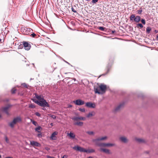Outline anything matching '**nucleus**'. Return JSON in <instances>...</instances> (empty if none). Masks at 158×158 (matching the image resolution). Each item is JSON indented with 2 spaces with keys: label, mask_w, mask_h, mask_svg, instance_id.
<instances>
[{
  "label": "nucleus",
  "mask_w": 158,
  "mask_h": 158,
  "mask_svg": "<svg viewBox=\"0 0 158 158\" xmlns=\"http://www.w3.org/2000/svg\"><path fill=\"white\" fill-rule=\"evenodd\" d=\"M85 106L89 108H94L95 107V105L91 102H87L86 103Z\"/></svg>",
  "instance_id": "11"
},
{
  "label": "nucleus",
  "mask_w": 158,
  "mask_h": 158,
  "mask_svg": "<svg viewBox=\"0 0 158 158\" xmlns=\"http://www.w3.org/2000/svg\"><path fill=\"white\" fill-rule=\"evenodd\" d=\"M134 20H144L143 19H140V17L139 16H137L134 19Z\"/></svg>",
  "instance_id": "36"
},
{
  "label": "nucleus",
  "mask_w": 158,
  "mask_h": 158,
  "mask_svg": "<svg viewBox=\"0 0 158 158\" xmlns=\"http://www.w3.org/2000/svg\"><path fill=\"white\" fill-rule=\"evenodd\" d=\"M98 28L102 31H104L105 28L102 27H98Z\"/></svg>",
  "instance_id": "39"
},
{
  "label": "nucleus",
  "mask_w": 158,
  "mask_h": 158,
  "mask_svg": "<svg viewBox=\"0 0 158 158\" xmlns=\"http://www.w3.org/2000/svg\"><path fill=\"white\" fill-rule=\"evenodd\" d=\"M151 30V28L150 27H148L146 29V32L148 33H149Z\"/></svg>",
  "instance_id": "29"
},
{
  "label": "nucleus",
  "mask_w": 158,
  "mask_h": 158,
  "mask_svg": "<svg viewBox=\"0 0 158 158\" xmlns=\"http://www.w3.org/2000/svg\"><path fill=\"white\" fill-rule=\"evenodd\" d=\"M135 15L134 14H132V15L131 17H130V20H132V19H134L135 18Z\"/></svg>",
  "instance_id": "38"
},
{
  "label": "nucleus",
  "mask_w": 158,
  "mask_h": 158,
  "mask_svg": "<svg viewBox=\"0 0 158 158\" xmlns=\"http://www.w3.org/2000/svg\"><path fill=\"white\" fill-rule=\"evenodd\" d=\"M23 45H19V49L22 48L23 47Z\"/></svg>",
  "instance_id": "51"
},
{
  "label": "nucleus",
  "mask_w": 158,
  "mask_h": 158,
  "mask_svg": "<svg viewBox=\"0 0 158 158\" xmlns=\"http://www.w3.org/2000/svg\"><path fill=\"white\" fill-rule=\"evenodd\" d=\"M114 143H102V147H110L114 146L115 145Z\"/></svg>",
  "instance_id": "9"
},
{
  "label": "nucleus",
  "mask_w": 158,
  "mask_h": 158,
  "mask_svg": "<svg viewBox=\"0 0 158 158\" xmlns=\"http://www.w3.org/2000/svg\"><path fill=\"white\" fill-rule=\"evenodd\" d=\"M94 115L95 113L94 112H90L87 115L86 117L87 118H89L90 117Z\"/></svg>",
  "instance_id": "21"
},
{
  "label": "nucleus",
  "mask_w": 158,
  "mask_h": 158,
  "mask_svg": "<svg viewBox=\"0 0 158 158\" xmlns=\"http://www.w3.org/2000/svg\"><path fill=\"white\" fill-rule=\"evenodd\" d=\"M155 31L156 32H157V31L156 30H155Z\"/></svg>",
  "instance_id": "63"
},
{
  "label": "nucleus",
  "mask_w": 158,
  "mask_h": 158,
  "mask_svg": "<svg viewBox=\"0 0 158 158\" xmlns=\"http://www.w3.org/2000/svg\"><path fill=\"white\" fill-rule=\"evenodd\" d=\"M69 107H72V105H69Z\"/></svg>",
  "instance_id": "58"
},
{
  "label": "nucleus",
  "mask_w": 158,
  "mask_h": 158,
  "mask_svg": "<svg viewBox=\"0 0 158 158\" xmlns=\"http://www.w3.org/2000/svg\"><path fill=\"white\" fill-rule=\"evenodd\" d=\"M75 8H76V6H74V7H72L71 8V10L73 12L76 13L77 11L76 10V9Z\"/></svg>",
  "instance_id": "31"
},
{
  "label": "nucleus",
  "mask_w": 158,
  "mask_h": 158,
  "mask_svg": "<svg viewBox=\"0 0 158 158\" xmlns=\"http://www.w3.org/2000/svg\"><path fill=\"white\" fill-rule=\"evenodd\" d=\"M35 98L39 101H40L44 98H42L41 95H39L37 94H35Z\"/></svg>",
  "instance_id": "20"
},
{
  "label": "nucleus",
  "mask_w": 158,
  "mask_h": 158,
  "mask_svg": "<svg viewBox=\"0 0 158 158\" xmlns=\"http://www.w3.org/2000/svg\"><path fill=\"white\" fill-rule=\"evenodd\" d=\"M107 138V137L106 136H104V137H102L101 138H98V140H99L100 141V140H105Z\"/></svg>",
  "instance_id": "30"
},
{
  "label": "nucleus",
  "mask_w": 158,
  "mask_h": 158,
  "mask_svg": "<svg viewBox=\"0 0 158 158\" xmlns=\"http://www.w3.org/2000/svg\"><path fill=\"white\" fill-rule=\"evenodd\" d=\"M29 107L31 108H34L35 107V106L34 104H31L29 106Z\"/></svg>",
  "instance_id": "33"
},
{
  "label": "nucleus",
  "mask_w": 158,
  "mask_h": 158,
  "mask_svg": "<svg viewBox=\"0 0 158 158\" xmlns=\"http://www.w3.org/2000/svg\"><path fill=\"white\" fill-rule=\"evenodd\" d=\"M115 32V31H112V34H114V33Z\"/></svg>",
  "instance_id": "54"
},
{
  "label": "nucleus",
  "mask_w": 158,
  "mask_h": 158,
  "mask_svg": "<svg viewBox=\"0 0 158 158\" xmlns=\"http://www.w3.org/2000/svg\"><path fill=\"white\" fill-rule=\"evenodd\" d=\"M41 129H42L41 127L40 126H39L35 129V130L38 132H40V131H39V130H41Z\"/></svg>",
  "instance_id": "25"
},
{
  "label": "nucleus",
  "mask_w": 158,
  "mask_h": 158,
  "mask_svg": "<svg viewBox=\"0 0 158 158\" xmlns=\"http://www.w3.org/2000/svg\"><path fill=\"white\" fill-rule=\"evenodd\" d=\"M30 144L33 146L39 147L40 145L39 143L34 141H30Z\"/></svg>",
  "instance_id": "17"
},
{
  "label": "nucleus",
  "mask_w": 158,
  "mask_h": 158,
  "mask_svg": "<svg viewBox=\"0 0 158 158\" xmlns=\"http://www.w3.org/2000/svg\"><path fill=\"white\" fill-rule=\"evenodd\" d=\"M47 22H45L46 23V24H47V25H49V24L50 23V22L49 21V20H47Z\"/></svg>",
  "instance_id": "50"
},
{
  "label": "nucleus",
  "mask_w": 158,
  "mask_h": 158,
  "mask_svg": "<svg viewBox=\"0 0 158 158\" xmlns=\"http://www.w3.org/2000/svg\"><path fill=\"white\" fill-rule=\"evenodd\" d=\"M4 41V40H2L1 39V38H0V42H2V41Z\"/></svg>",
  "instance_id": "55"
},
{
  "label": "nucleus",
  "mask_w": 158,
  "mask_h": 158,
  "mask_svg": "<svg viewBox=\"0 0 158 158\" xmlns=\"http://www.w3.org/2000/svg\"><path fill=\"white\" fill-rule=\"evenodd\" d=\"M21 30L22 32L25 35H28L29 34L31 33L33 31L31 29L25 27H22Z\"/></svg>",
  "instance_id": "3"
},
{
  "label": "nucleus",
  "mask_w": 158,
  "mask_h": 158,
  "mask_svg": "<svg viewBox=\"0 0 158 158\" xmlns=\"http://www.w3.org/2000/svg\"><path fill=\"white\" fill-rule=\"evenodd\" d=\"M51 125L52 126H53V123H51Z\"/></svg>",
  "instance_id": "61"
},
{
  "label": "nucleus",
  "mask_w": 158,
  "mask_h": 158,
  "mask_svg": "<svg viewBox=\"0 0 158 158\" xmlns=\"http://www.w3.org/2000/svg\"><path fill=\"white\" fill-rule=\"evenodd\" d=\"M69 135L72 138L74 139L75 137V135L72 132H70L69 134Z\"/></svg>",
  "instance_id": "23"
},
{
  "label": "nucleus",
  "mask_w": 158,
  "mask_h": 158,
  "mask_svg": "<svg viewBox=\"0 0 158 158\" xmlns=\"http://www.w3.org/2000/svg\"><path fill=\"white\" fill-rule=\"evenodd\" d=\"M83 123L82 122H77L74 123L75 125H77L78 126H82L83 125Z\"/></svg>",
  "instance_id": "19"
},
{
  "label": "nucleus",
  "mask_w": 158,
  "mask_h": 158,
  "mask_svg": "<svg viewBox=\"0 0 158 158\" xmlns=\"http://www.w3.org/2000/svg\"><path fill=\"white\" fill-rule=\"evenodd\" d=\"M68 23L69 24L70 23L73 26H74L75 25V22L73 20H69L68 21Z\"/></svg>",
  "instance_id": "24"
},
{
  "label": "nucleus",
  "mask_w": 158,
  "mask_h": 158,
  "mask_svg": "<svg viewBox=\"0 0 158 158\" xmlns=\"http://www.w3.org/2000/svg\"><path fill=\"white\" fill-rule=\"evenodd\" d=\"M94 91L96 93H98V94H100L101 92H100L99 89L97 88H94Z\"/></svg>",
  "instance_id": "27"
},
{
  "label": "nucleus",
  "mask_w": 158,
  "mask_h": 158,
  "mask_svg": "<svg viewBox=\"0 0 158 158\" xmlns=\"http://www.w3.org/2000/svg\"><path fill=\"white\" fill-rule=\"evenodd\" d=\"M10 105H8L6 106L2 107V110L7 115H9V113L8 111V110L10 107Z\"/></svg>",
  "instance_id": "8"
},
{
  "label": "nucleus",
  "mask_w": 158,
  "mask_h": 158,
  "mask_svg": "<svg viewBox=\"0 0 158 158\" xmlns=\"http://www.w3.org/2000/svg\"><path fill=\"white\" fill-rule=\"evenodd\" d=\"M143 25L141 23H138L137 24V27L138 28H139V27H140L141 28H142L143 27Z\"/></svg>",
  "instance_id": "35"
},
{
  "label": "nucleus",
  "mask_w": 158,
  "mask_h": 158,
  "mask_svg": "<svg viewBox=\"0 0 158 158\" xmlns=\"http://www.w3.org/2000/svg\"><path fill=\"white\" fill-rule=\"evenodd\" d=\"M31 122H32L33 124L35 126H37V123L36 122L32 120L31 119Z\"/></svg>",
  "instance_id": "32"
},
{
  "label": "nucleus",
  "mask_w": 158,
  "mask_h": 158,
  "mask_svg": "<svg viewBox=\"0 0 158 158\" xmlns=\"http://www.w3.org/2000/svg\"><path fill=\"white\" fill-rule=\"evenodd\" d=\"M42 21H43V22L44 23V21H45V20H42Z\"/></svg>",
  "instance_id": "64"
},
{
  "label": "nucleus",
  "mask_w": 158,
  "mask_h": 158,
  "mask_svg": "<svg viewBox=\"0 0 158 158\" xmlns=\"http://www.w3.org/2000/svg\"><path fill=\"white\" fill-rule=\"evenodd\" d=\"M5 139L6 143L9 144V145L11 144V143L10 142L9 139H8V138L6 136H5Z\"/></svg>",
  "instance_id": "22"
},
{
  "label": "nucleus",
  "mask_w": 158,
  "mask_h": 158,
  "mask_svg": "<svg viewBox=\"0 0 158 158\" xmlns=\"http://www.w3.org/2000/svg\"><path fill=\"white\" fill-rule=\"evenodd\" d=\"M45 149H46L47 151H48L50 149V148H48V147L45 148Z\"/></svg>",
  "instance_id": "53"
},
{
  "label": "nucleus",
  "mask_w": 158,
  "mask_h": 158,
  "mask_svg": "<svg viewBox=\"0 0 158 158\" xmlns=\"http://www.w3.org/2000/svg\"><path fill=\"white\" fill-rule=\"evenodd\" d=\"M40 133L39 134H38V135H37V137L39 138H41L42 137V135H41V132H39Z\"/></svg>",
  "instance_id": "44"
},
{
  "label": "nucleus",
  "mask_w": 158,
  "mask_h": 158,
  "mask_svg": "<svg viewBox=\"0 0 158 158\" xmlns=\"http://www.w3.org/2000/svg\"><path fill=\"white\" fill-rule=\"evenodd\" d=\"M62 158H67V156L64 155L62 157Z\"/></svg>",
  "instance_id": "52"
},
{
  "label": "nucleus",
  "mask_w": 158,
  "mask_h": 158,
  "mask_svg": "<svg viewBox=\"0 0 158 158\" xmlns=\"http://www.w3.org/2000/svg\"><path fill=\"white\" fill-rule=\"evenodd\" d=\"M135 21L137 22H139V21H140V20H134ZM141 22L143 24H145V20H141Z\"/></svg>",
  "instance_id": "41"
},
{
  "label": "nucleus",
  "mask_w": 158,
  "mask_h": 158,
  "mask_svg": "<svg viewBox=\"0 0 158 158\" xmlns=\"http://www.w3.org/2000/svg\"><path fill=\"white\" fill-rule=\"evenodd\" d=\"M119 139L122 142L124 143H127L128 140V139L124 136H121L119 138Z\"/></svg>",
  "instance_id": "16"
},
{
  "label": "nucleus",
  "mask_w": 158,
  "mask_h": 158,
  "mask_svg": "<svg viewBox=\"0 0 158 158\" xmlns=\"http://www.w3.org/2000/svg\"><path fill=\"white\" fill-rule=\"evenodd\" d=\"M16 89L14 88L13 89L11 90V92L12 94H14L15 93Z\"/></svg>",
  "instance_id": "46"
},
{
  "label": "nucleus",
  "mask_w": 158,
  "mask_h": 158,
  "mask_svg": "<svg viewBox=\"0 0 158 158\" xmlns=\"http://www.w3.org/2000/svg\"><path fill=\"white\" fill-rule=\"evenodd\" d=\"M100 151L106 154H111L110 150L107 149L101 148H100Z\"/></svg>",
  "instance_id": "15"
},
{
  "label": "nucleus",
  "mask_w": 158,
  "mask_h": 158,
  "mask_svg": "<svg viewBox=\"0 0 158 158\" xmlns=\"http://www.w3.org/2000/svg\"><path fill=\"white\" fill-rule=\"evenodd\" d=\"M39 105L43 107H50L49 105L44 98L40 101Z\"/></svg>",
  "instance_id": "4"
},
{
  "label": "nucleus",
  "mask_w": 158,
  "mask_h": 158,
  "mask_svg": "<svg viewBox=\"0 0 158 158\" xmlns=\"http://www.w3.org/2000/svg\"><path fill=\"white\" fill-rule=\"evenodd\" d=\"M32 100L35 103H36L37 104H38L39 105V104L40 101L37 100H36V99H32Z\"/></svg>",
  "instance_id": "26"
},
{
  "label": "nucleus",
  "mask_w": 158,
  "mask_h": 158,
  "mask_svg": "<svg viewBox=\"0 0 158 158\" xmlns=\"http://www.w3.org/2000/svg\"><path fill=\"white\" fill-rule=\"evenodd\" d=\"M72 119L74 121H78L79 120H82L83 121H85L86 119V118L85 117H78L76 116L73 117Z\"/></svg>",
  "instance_id": "7"
},
{
  "label": "nucleus",
  "mask_w": 158,
  "mask_h": 158,
  "mask_svg": "<svg viewBox=\"0 0 158 158\" xmlns=\"http://www.w3.org/2000/svg\"><path fill=\"white\" fill-rule=\"evenodd\" d=\"M57 134L58 132L56 131L53 132L51 136L50 137V139L52 140H56V135H57Z\"/></svg>",
  "instance_id": "13"
},
{
  "label": "nucleus",
  "mask_w": 158,
  "mask_h": 158,
  "mask_svg": "<svg viewBox=\"0 0 158 158\" xmlns=\"http://www.w3.org/2000/svg\"><path fill=\"white\" fill-rule=\"evenodd\" d=\"M65 62H66V63H67L68 64H69L70 65V64L69 63H68V62H67V61H65Z\"/></svg>",
  "instance_id": "56"
},
{
  "label": "nucleus",
  "mask_w": 158,
  "mask_h": 158,
  "mask_svg": "<svg viewBox=\"0 0 158 158\" xmlns=\"http://www.w3.org/2000/svg\"><path fill=\"white\" fill-rule=\"evenodd\" d=\"M22 118L20 116H17L10 123V126L13 128L14 127V125L16 124L17 123H20L22 121Z\"/></svg>",
  "instance_id": "2"
},
{
  "label": "nucleus",
  "mask_w": 158,
  "mask_h": 158,
  "mask_svg": "<svg viewBox=\"0 0 158 158\" xmlns=\"http://www.w3.org/2000/svg\"><path fill=\"white\" fill-rule=\"evenodd\" d=\"M73 103L76 105L78 106L84 104L85 102L81 99H78L73 101Z\"/></svg>",
  "instance_id": "6"
},
{
  "label": "nucleus",
  "mask_w": 158,
  "mask_h": 158,
  "mask_svg": "<svg viewBox=\"0 0 158 158\" xmlns=\"http://www.w3.org/2000/svg\"><path fill=\"white\" fill-rule=\"evenodd\" d=\"M73 80H74V81H75L76 80V79H75V78H73Z\"/></svg>",
  "instance_id": "62"
},
{
  "label": "nucleus",
  "mask_w": 158,
  "mask_h": 158,
  "mask_svg": "<svg viewBox=\"0 0 158 158\" xmlns=\"http://www.w3.org/2000/svg\"><path fill=\"white\" fill-rule=\"evenodd\" d=\"M50 117L51 118H53V119L56 118V117L55 115H53V114H50Z\"/></svg>",
  "instance_id": "45"
},
{
  "label": "nucleus",
  "mask_w": 158,
  "mask_h": 158,
  "mask_svg": "<svg viewBox=\"0 0 158 158\" xmlns=\"http://www.w3.org/2000/svg\"><path fill=\"white\" fill-rule=\"evenodd\" d=\"M35 114L38 117H40L41 115V114L38 112H35Z\"/></svg>",
  "instance_id": "42"
},
{
  "label": "nucleus",
  "mask_w": 158,
  "mask_h": 158,
  "mask_svg": "<svg viewBox=\"0 0 158 158\" xmlns=\"http://www.w3.org/2000/svg\"><path fill=\"white\" fill-rule=\"evenodd\" d=\"M124 103H122L120 104L116 108L114 109L115 111L117 112L118 111L122 108L124 106Z\"/></svg>",
  "instance_id": "12"
},
{
  "label": "nucleus",
  "mask_w": 158,
  "mask_h": 158,
  "mask_svg": "<svg viewBox=\"0 0 158 158\" xmlns=\"http://www.w3.org/2000/svg\"><path fill=\"white\" fill-rule=\"evenodd\" d=\"M79 111H81V112H85V109L84 108H80L78 109Z\"/></svg>",
  "instance_id": "40"
},
{
  "label": "nucleus",
  "mask_w": 158,
  "mask_h": 158,
  "mask_svg": "<svg viewBox=\"0 0 158 158\" xmlns=\"http://www.w3.org/2000/svg\"><path fill=\"white\" fill-rule=\"evenodd\" d=\"M135 140L138 143H146V141L144 139L135 138Z\"/></svg>",
  "instance_id": "10"
},
{
  "label": "nucleus",
  "mask_w": 158,
  "mask_h": 158,
  "mask_svg": "<svg viewBox=\"0 0 158 158\" xmlns=\"http://www.w3.org/2000/svg\"><path fill=\"white\" fill-rule=\"evenodd\" d=\"M98 138L94 139L93 140V141L95 143L96 145L100 147H102V143L99 142V141L100 140H98Z\"/></svg>",
  "instance_id": "14"
},
{
  "label": "nucleus",
  "mask_w": 158,
  "mask_h": 158,
  "mask_svg": "<svg viewBox=\"0 0 158 158\" xmlns=\"http://www.w3.org/2000/svg\"><path fill=\"white\" fill-rule=\"evenodd\" d=\"M99 87L102 91L104 92L105 91L106 89V85L102 84L99 86Z\"/></svg>",
  "instance_id": "18"
},
{
  "label": "nucleus",
  "mask_w": 158,
  "mask_h": 158,
  "mask_svg": "<svg viewBox=\"0 0 158 158\" xmlns=\"http://www.w3.org/2000/svg\"><path fill=\"white\" fill-rule=\"evenodd\" d=\"M86 133L90 135H93L94 134V132L92 131H87Z\"/></svg>",
  "instance_id": "28"
},
{
  "label": "nucleus",
  "mask_w": 158,
  "mask_h": 158,
  "mask_svg": "<svg viewBox=\"0 0 158 158\" xmlns=\"http://www.w3.org/2000/svg\"><path fill=\"white\" fill-rule=\"evenodd\" d=\"M21 85L23 86V87H25L27 88H28V86L25 83H23Z\"/></svg>",
  "instance_id": "34"
},
{
  "label": "nucleus",
  "mask_w": 158,
  "mask_h": 158,
  "mask_svg": "<svg viewBox=\"0 0 158 158\" xmlns=\"http://www.w3.org/2000/svg\"><path fill=\"white\" fill-rule=\"evenodd\" d=\"M42 110H45V108H44V107L43 108H42Z\"/></svg>",
  "instance_id": "57"
},
{
  "label": "nucleus",
  "mask_w": 158,
  "mask_h": 158,
  "mask_svg": "<svg viewBox=\"0 0 158 158\" xmlns=\"http://www.w3.org/2000/svg\"><path fill=\"white\" fill-rule=\"evenodd\" d=\"M48 157L49 158H55L54 157H51V156H49Z\"/></svg>",
  "instance_id": "59"
},
{
  "label": "nucleus",
  "mask_w": 158,
  "mask_h": 158,
  "mask_svg": "<svg viewBox=\"0 0 158 158\" xmlns=\"http://www.w3.org/2000/svg\"><path fill=\"white\" fill-rule=\"evenodd\" d=\"M74 150L79 151L81 152H85L86 153H93L95 152V150L93 149L87 150L84 148L79 146H75L73 148Z\"/></svg>",
  "instance_id": "1"
},
{
  "label": "nucleus",
  "mask_w": 158,
  "mask_h": 158,
  "mask_svg": "<svg viewBox=\"0 0 158 158\" xmlns=\"http://www.w3.org/2000/svg\"><path fill=\"white\" fill-rule=\"evenodd\" d=\"M110 68L109 67H107V72L106 74H104V75L106 74L107 73H108V72H109V71L110 70Z\"/></svg>",
  "instance_id": "49"
},
{
  "label": "nucleus",
  "mask_w": 158,
  "mask_h": 158,
  "mask_svg": "<svg viewBox=\"0 0 158 158\" xmlns=\"http://www.w3.org/2000/svg\"><path fill=\"white\" fill-rule=\"evenodd\" d=\"M98 0H92V2L93 4H94L96 2H97Z\"/></svg>",
  "instance_id": "47"
},
{
  "label": "nucleus",
  "mask_w": 158,
  "mask_h": 158,
  "mask_svg": "<svg viewBox=\"0 0 158 158\" xmlns=\"http://www.w3.org/2000/svg\"><path fill=\"white\" fill-rule=\"evenodd\" d=\"M87 158H93V157L91 156H89V157H88Z\"/></svg>",
  "instance_id": "60"
},
{
  "label": "nucleus",
  "mask_w": 158,
  "mask_h": 158,
  "mask_svg": "<svg viewBox=\"0 0 158 158\" xmlns=\"http://www.w3.org/2000/svg\"><path fill=\"white\" fill-rule=\"evenodd\" d=\"M23 45L26 50H29L31 48V46L30 44L27 42L23 41L22 42Z\"/></svg>",
  "instance_id": "5"
},
{
  "label": "nucleus",
  "mask_w": 158,
  "mask_h": 158,
  "mask_svg": "<svg viewBox=\"0 0 158 158\" xmlns=\"http://www.w3.org/2000/svg\"><path fill=\"white\" fill-rule=\"evenodd\" d=\"M138 13L139 14H141V13L142 12V10L141 8H140V9L137 10Z\"/></svg>",
  "instance_id": "37"
},
{
  "label": "nucleus",
  "mask_w": 158,
  "mask_h": 158,
  "mask_svg": "<svg viewBox=\"0 0 158 158\" xmlns=\"http://www.w3.org/2000/svg\"><path fill=\"white\" fill-rule=\"evenodd\" d=\"M31 36L33 37H35V36L36 35V34L35 33H32L31 35Z\"/></svg>",
  "instance_id": "48"
},
{
  "label": "nucleus",
  "mask_w": 158,
  "mask_h": 158,
  "mask_svg": "<svg viewBox=\"0 0 158 158\" xmlns=\"http://www.w3.org/2000/svg\"><path fill=\"white\" fill-rule=\"evenodd\" d=\"M0 38L2 40H3L4 39V36L2 34H0Z\"/></svg>",
  "instance_id": "43"
}]
</instances>
